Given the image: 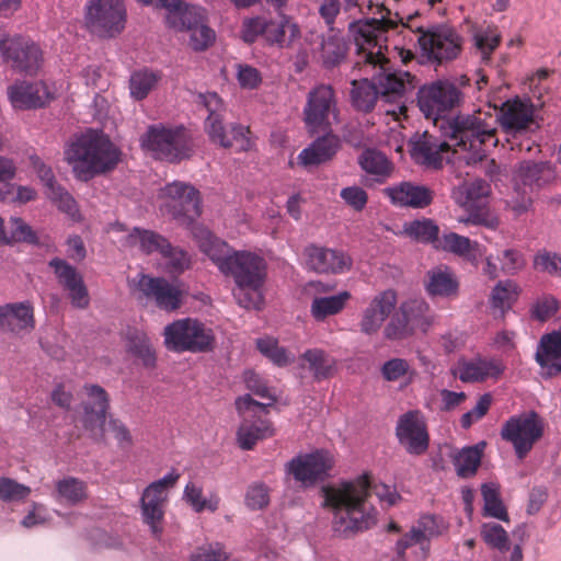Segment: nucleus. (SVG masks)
Segmentation results:
<instances>
[{
	"label": "nucleus",
	"mask_w": 561,
	"mask_h": 561,
	"mask_svg": "<svg viewBox=\"0 0 561 561\" xmlns=\"http://www.w3.org/2000/svg\"><path fill=\"white\" fill-rule=\"evenodd\" d=\"M183 500L192 507L195 513L205 511L216 512L219 507L220 499L216 493L204 496L203 488L194 482H188L183 491Z\"/></svg>",
	"instance_id": "3c124183"
},
{
	"label": "nucleus",
	"mask_w": 561,
	"mask_h": 561,
	"mask_svg": "<svg viewBox=\"0 0 561 561\" xmlns=\"http://www.w3.org/2000/svg\"><path fill=\"white\" fill-rule=\"evenodd\" d=\"M127 351L139 358L146 367H154L157 356L146 333L136 332L128 336Z\"/></svg>",
	"instance_id": "4d7b16f0"
},
{
	"label": "nucleus",
	"mask_w": 561,
	"mask_h": 561,
	"mask_svg": "<svg viewBox=\"0 0 561 561\" xmlns=\"http://www.w3.org/2000/svg\"><path fill=\"white\" fill-rule=\"evenodd\" d=\"M126 242L130 247L138 248L144 253L159 252L162 254L165 249L168 241L160 234L149 231L134 229L126 239Z\"/></svg>",
	"instance_id": "864d4df0"
},
{
	"label": "nucleus",
	"mask_w": 561,
	"mask_h": 561,
	"mask_svg": "<svg viewBox=\"0 0 561 561\" xmlns=\"http://www.w3.org/2000/svg\"><path fill=\"white\" fill-rule=\"evenodd\" d=\"M504 369V364L499 359L477 357L459 362L454 375L463 382H480L489 378L497 379Z\"/></svg>",
	"instance_id": "2f4dec72"
},
{
	"label": "nucleus",
	"mask_w": 561,
	"mask_h": 561,
	"mask_svg": "<svg viewBox=\"0 0 561 561\" xmlns=\"http://www.w3.org/2000/svg\"><path fill=\"white\" fill-rule=\"evenodd\" d=\"M54 497L62 505H80L89 497L88 484L77 477H62L55 481Z\"/></svg>",
	"instance_id": "4c0bfd02"
},
{
	"label": "nucleus",
	"mask_w": 561,
	"mask_h": 561,
	"mask_svg": "<svg viewBox=\"0 0 561 561\" xmlns=\"http://www.w3.org/2000/svg\"><path fill=\"white\" fill-rule=\"evenodd\" d=\"M495 119L505 133L519 134L534 124L535 106L529 100L511 99L502 104Z\"/></svg>",
	"instance_id": "b1692460"
},
{
	"label": "nucleus",
	"mask_w": 561,
	"mask_h": 561,
	"mask_svg": "<svg viewBox=\"0 0 561 561\" xmlns=\"http://www.w3.org/2000/svg\"><path fill=\"white\" fill-rule=\"evenodd\" d=\"M423 55L432 61L455 59L461 51L462 38L449 26H438L419 37Z\"/></svg>",
	"instance_id": "a211bd4d"
},
{
	"label": "nucleus",
	"mask_w": 561,
	"mask_h": 561,
	"mask_svg": "<svg viewBox=\"0 0 561 561\" xmlns=\"http://www.w3.org/2000/svg\"><path fill=\"white\" fill-rule=\"evenodd\" d=\"M163 344L174 353H204L211 351L215 335L210 328L194 318L178 319L165 325Z\"/></svg>",
	"instance_id": "423d86ee"
},
{
	"label": "nucleus",
	"mask_w": 561,
	"mask_h": 561,
	"mask_svg": "<svg viewBox=\"0 0 561 561\" xmlns=\"http://www.w3.org/2000/svg\"><path fill=\"white\" fill-rule=\"evenodd\" d=\"M520 294V287L512 279L500 280L490 295V306L502 314L510 310Z\"/></svg>",
	"instance_id": "8fccbe9b"
},
{
	"label": "nucleus",
	"mask_w": 561,
	"mask_h": 561,
	"mask_svg": "<svg viewBox=\"0 0 561 561\" xmlns=\"http://www.w3.org/2000/svg\"><path fill=\"white\" fill-rule=\"evenodd\" d=\"M267 265L261 255L251 251H236L229 263V275L234 280L232 289L237 304L245 309H260L263 304V287L267 275Z\"/></svg>",
	"instance_id": "20e7f679"
},
{
	"label": "nucleus",
	"mask_w": 561,
	"mask_h": 561,
	"mask_svg": "<svg viewBox=\"0 0 561 561\" xmlns=\"http://www.w3.org/2000/svg\"><path fill=\"white\" fill-rule=\"evenodd\" d=\"M383 194L393 205L401 207L424 208L433 201V192L411 182H401L383 190Z\"/></svg>",
	"instance_id": "c756f323"
},
{
	"label": "nucleus",
	"mask_w": 561,
	"mask_h": 561,
	"mask_svg": "<svg viewBox=\"0 0 561 561\" xmlns=\"http://www.w3.org/2000/svg\"><path fill=\"white\" fill-rule=\"evenodd\" d=\"M434 322V314L428 304L422 298L403 301L385 328V336L399 340L412 334L415 330L425 332Z\"/></svg>",
	"instance_id": "f8f14e48"
},
{
	"label": "nucleus",
	"mask_w": 561,
	"mask_h": 561,
	"mask_svg": "<svg viewBox=\"0 0 561 561\" xmlns=\"http://www.w3.org/2000/svg\"><path fill=\"white\" fill-rule=\"evenodd\" d=\"M335 465L334 455L327 449L301 453L285 466L288 476L304 488H311L325 480Z\"/></svg>",
	"instance_id": "4468645a"
},
{
	"label": "nucleus",
	"mask_w": 561,
	"mask_h": 561,
	"mask_svg": "<svg viewBox=\"0 0 561 561\" xmlns=\"http://www.w3.org/2000/svg\"><path fill=\"white\" fill-rule=\"evenodd\" d=\"M450 146L451 142L438 141L424 133L410 141V153L416 163L438 169L443 164V153L448 151Z\"/></svg>",
	"instance_id": "7c9ffc66"
},
{
	"label": "nucleus",
	"mask_w": 561,
	"mask_h": 561,
	"mask_svg": "<svg viewBox=\"0 0 561 561\" xmlns=\"http://www.w3.org/2000/svg\"><path fill=\"white\" fill-rule=\"evenodd\" d=\"M483 514L500 520L508 522V514L500 496V485L494 482L481 485Z\"/></svg>",
	"instance_id": "5fc2aeb1"
},
{
	"label": "nucleus",
	"mask_w": 561,
	"mask_h": 561,
	"mask_svg": "<svg viewBox=\"0 0 561 561\" xmlns=\"http://www.w3.org/2000/svg\"><path fill=\"white\" fill-rule=\"evenodd\" d=\"M160 80L161 75L158 71L148 68L134 71L129 77L130 96L136 101L146 99Z\"/></svg>",
	"instance_id": "09e8293b"
},
{
	"label": "nucleus",
	"mask_w": 561,
	"mask_h": 561,
	"mask_svg": "<svg viewBox=\"0 0 561 561\" xmlns=\"http://www.w3.org/2000/svg\"><path fill=\"white\" fill-rule=\"evenodd\" d=\"M366 77L352 80V102L353 105L364 112L370 111L376 101L379 100V92L376 89V83L373 75H365Z\"/></svg>",
	"instance_id": "49530a36"
},
{
	"label": "nucleus",
	"mask_w": 561,
	"mask_h": 561,
	"mask_svg": "<svg viewBox=\"0 0 561 561\" xmlns=\"http://www.w3.org/2000/svg\"><path fill=\"white\" fill-rule=\"evenodd\" d=\"M31 494V488L10 478H0V500L3 502L24 501Z\"/></svg>",
	"instance_id": "69168bd1"
},
{
	"label": "nucleus",
	"mask_w": 561,
	"mask_h": 561,
	"mask_svg": "<svg viewBox=\"0 0 561 561\" xmlns=\"http://www.w3.org/2000/svg\"><path fill=\"white\" fill-rule=\"evenodd\" d=\"M390 26L391 22L385 19H367L351 23L350 32L359 56L356 65L364 75H373L385 115L399 123L401 117H407L405 95L414 85L409 72L390 70L385 54Z\"/></svg>",
	"instance_id": "f257e3e1"
},
{
	"label": "nucleus",
	"mask_w": 561,
	"mask_h": 561,
	"mask_svg": "<svg viewBox=\"0 0 561 561\" xmlns=\"http://www.w3.org/2000/svg\"><path fill=\"white\" fill-rule=\"evenodd\" d=\"M397 294L392 289L383 290L373 297L363 310L359 329L366 335L376 334L397 306Z\"/></svg>",
	"instance_id": "393cba45"
},
{
	"label": "nucleus",
	"mask_w": 561,
	"mask_h": 561,
	"mask_svg": "<svg viewBox=\"0 0 561 561\" xmlns=\"http://www.w3.org/2000/svg\"><path fill=\"white\" fill-rule=\"evenodd\" d=\"M167 260V270L172 274H181L191 266V256L180 248H173L168 242L161 254Z\"/></svg>",
	"instance_id": "0e129e2a"
},
{
	"label": "nucleus",
	"mask_w": 561,
	"mask_h": 561,
	"mask_svg": "<svg viewBox=\"0 0 561 561\" xmlns=\"http://www.w3.org/2000/svg\"><path fill=\"white\" fill-rule=\"evenodd\" d=\"M435 247L461 256L473 265L478 264L480 244L477 241H471L467 237L460 236L456 232L444 233L442 238L438 239Z\"/></svg>",
	"instance_id": "a19ab883"
},
{
	"label": "nucleus",
	"mask_w": 561,
	"mask_h": 561,
	"mask_svg": "<svg viewBox=\"0 0 561 561\" xmlns=\"http://www.w3.org/2000/svg\"><path fill=\"white\" fill-rule=\"evenodd\" d=\"M301 359L306 362L307 368L317 381L333 377L337 370L336 359L321 348L307 350Z\"/></svg>",
	"instance_id": "a18cd8bd"
},
{
	"label": "nucleus",
	"mask_w": 561,
	"mask_h": 561,
	"mask_svg": "<svg viewBox=\"0 0 561 561\" xmlns=\"http://www.w3.org/2000/svg\"><path fill=\"white\" fill-rule=\"evenodd\" d=\"M470 32L474 54L482 61H490L491 55L499 47L502 38L497 27L493 24L472 25Z\"/></svg>",
	"instance_id": "58836bf2"
},
{
	"label": "nucleus",
	"mask_w": 561,
	"mask_h": 561,
	"mask_svg": "<svg viewBox=\"0 0 561 561\" xmlns=\"http://www.w3.org/2000/svg\"><path fill=\"white\" fill-rule=\"evenodd\" d=\"M403 232L410 237L411 239L424 242V243H435L438 242V226L432 220L427 218L415 219L409 222H405L403 226Z\"/></svg>",
	"instance_id": "6e6d98bb"
},
{
	"label": "nucleus",
	"mask_w": 561,
	"mask_h": 561,
	"mask_svg": "<svg viewBox=\"0 0 561 561\" xmlns=\"http://www.w3.org/2000/svg\"><path fill=\"white\" fill-rule=\"evenodd\" d=\"M534 267L550 276L561 277V255L545 249L540 250L534 256Z\"/></svg>",
	"instance_id": "680f3d73"
},
{
	"label": "nucleus",
	"mask_w": 561,
	"mask_h": 561,
	"mask_svg": "<svg viewBox=\"0 0 561 561\" xmlns=\"http://www.w3.org/2000/svg\"><path fill=\"white\" fill-rule=\"evenodd\" d=\"M399 444L410 455H423L430 444V435L424 416L420 411L413 410L402 414L396 426Z\"/></svg>",
	"instance_id": "412c9836"
},
{
	"label": "nucleus",
	"mask_w": 561,
	"mask_h": 561,
	"mask_svg": "<svg viewBox=\"0 0 561 561\" xmlns=\"http://www.w3.org/2000/svg\"><path fill=\"white\" fill-rule=\"evenodd\" d=\"M526 265L527 260L524 253L517 248L507 247L499 250L495 255L485 256L482 273L489 279H495L500 274L517 275Z\"/></svg>",
	"instance_id": "a878e982"
},
{
	"label": "nucleus",
	"mask_w": 561,
	"mask_h": 561,
	"mask_svg": "<svg viewBox=\"0 0 561 561\" xmlns=\"http://www.w3.org/2000/svg\"><path fill=\"white\" fill-rule=\"evenodd\" d=\"M369 489L367 474L324 489V504L333 510L336 536L347 538L376 524V512L367 503Z\"/></svg>",
	"instance_id": "f03ea898"
},
{
	"label": "nucleus",
	"mask_w": 561,
	"mask_h": 561,
	"mask_svg": "<svg viewBox=\"0 0 561 561\" xmlns=\"http://www.w3.org/2000/svg\"><path fill=\"white\" fill-rule=\"evenodd\" d=\"M121 158L118 148L103 134L88 131L65 150V159L76 178L89 181L113 170Z\"/></svg>",
	"instance_id": "7ed1b4c3"
},
{
	"label": "nucleus",
	"mask_w": 561,
	"mask_h": 561,
	"mask_svg": "<svg viewBox=\"0 0 561 561\" xmlns=\"http://www.w3.org/2000/svg\"><path fill=\"white\" fill-rule=\"evenodd\" d=\"M193 236L199 250L211 260L222 274L226 270H229L232 254L236 253L234 250L204 227H195Z\"/></svg>",
	"instance_id": "473e14b6"
},
{
	"label": "nucleus",
	"mask_w": 561,
	"mask_h": 561,
	"mask_svg": "<svg viewBox=\"0 0 561 561\" xmlns=\"http://www.w3.org/2000/svg\"><path fill=\"white\" fill-rule=\"evenodd\" d=\"M265 27L266 42L279 47L289 46L300 37L298 25L290 18L283 14L278 20H267Z\"/></svg>",
	"instance_id": "79ce46f5"
},
{
	"label": "nucleus",
	"mask_w": 561,
	"mask_h": 561,
	"mask_svg": "<svg viewBox=\"0 0 561 561\" xmlns=\"http://www.w3.org/2000/svg\"><path fill=\"white\" fill-rule=\"evenodd\" d=\"M340 145L337 136L327 134L316 139L298 154V163L304 168H309L327 162L337 152Z\"/></svg>",
	"instance_id": "72a5a7b5"
},
{
	"label": "nucleus",
	"mask_w": 561,
	"mask_h": 561,
	"mask_svg": "<svg viewBox=\"0 0 561 561\" xmlns=\"http://www.w3.org/2000/svg\"><path fill=\"white\" fill-rule=\"evenodd\" d=\"M458 192L460 196L457 197V203L465 209H471L476 205L484 204L491 193V187L483 180H474L471 183L459 186Z\"/></svg>",
	"instance_id": "603ef678"
},
{
	"label": "nucleus",
	"mask_w": 561,
	"mask_h": 561,
	"mask_svg": "<svg viewBox=\"0 0 561 561\" xmlns=\"http://www.w3.org/2000/svg\"><path fill=\"white\" fill-rule=\"evenodd\" d=\"M160 211L181 225L192 224L202 213L199 192L191 184L174 181L158 193Z\"/></svg>",
	"instance_id": "6e6552de"
},
{
	"label": "nucleus",
	"mask_w": 561,
	"mask_h": 561,
	"mask_svg": "<svg viewBox=\"0 0 561 561\" xmlns=\"http://www.w3.org/2000/svg\"><path fill=\"white\" fill-rule=\"evenodd\" d=\"M49 265L54 268V272L58 278V282L62 285L66 290L77 286V283L83 280L82 276L78 273L76 267L68 264L66 261L60 259H53Z\"/></svg>",
	"instance_id": "e2e57ef3"
},
{
	"label": "nucleus",
	"mask_w": 561,
	"mask_h": 561,
	"mask_svg": "<svg viewBox=\"0 0 561 561\" xmlns=\"http://www.w3.org/2000/svg\"><path fill=\"white\" fill-rule=\"evenodd\" d=\"M462 93L449 80L424 84L417 92V105L426 118L437 121L461 103Z\"/></svg>",
	"instance_id": "dca6fc26"
},
{
	"label": "nucleus",
	"mask_w": 561,
	"mask_h": 561,
	"mask_svg": "<svg viewBox=\"0 0 561 561\" xmlns=\"http://www.w3.org/2000/svg\"><path fill=\"white\" fill-rule=\"evenodd\" d=\"M545 424L535 412L528 411L511 416L501 428V437L512 444L515 455L523 460L542 437Z\"/></svg>",
	"instance_id": "1a4fd4ad"
},
{
	"label": "nucleus",
	"mask_w": 561,
	"mask_h": 561,
	"mask_svg": "<svg viewBox=\"0 0 561 561\" xmlns=\"http://www.w3.org/2000/svg\"><path fill=\"white\" fill-rule=\"evenodd\" d=\"M256 347L262 355L267 357L273 364L284 367L294 362L295 356L287 350L278 345V341L271 336H264L256 340Z\"/></svg>",
	"instance_id": "13d9d810"
},
{
	"label": "nucleus",
	"mask_w": 561,
	"mask_h": 561,
	"mask_svg": "<svg viewBox=\"0 0 561 561\" xmlns=\"http://www.w3.org/2000/svg\"><path fill=\"white\" fill-rule=\"evenodd\" d=\"M140 142L156 159L173 162L188 157V148L181 129L165 128L162 125L150 126Z\"/></svg>",
	"instance_id": "f3484780"
},
{
	"label": "nucleus",
	"mask_w": 561,
	"mask_h": 561,
	"mask_svg": "<svg viewBox=\"0 0 561 561\" xmlns=\"http://www.w3.org/2000/svg\"><path fill=\"white\" fill-rule=\"evenodd\" d=\"M201 98L208 111V116L205 121V131L210 141L222 148L237 146L240 151L249 150L251 148L249 128L243 125L233 124L227 129L224 124V104L221 99L216 93H206L201 95Z\"/></svg>",
	"instance_id": "0eeeda50"
},
{
	"label": "nucleus",
	"mask_w": 561,
	"mask_h": 561,
	"mask_svg": "<svg viewBox=\"0 0 561 561\" xmlns=\"http://www.w3.org/2000/svg\"><path fill=\"white\" fill-rule=\"evenodd\" d=\"M346 44L342 36L331 34L322 39L321 58L327 66H334L344 59Z\"/></svg>",
	"instance_id": "bf43d9fd"
},
{
	"label": "nucleus",
	"mask_w": 561,
	"mask_h": 561,
	"mask_svg": "<svg viewBox=\"0 0 561 561\" xmlns=\"http://www.w3.org/2000/svg\"><path fill=\"white\" fill-rule=\"evenodd\" d=\"M304 255L308 268L319 274H343L353 264L351 256L344 251L317 244L306 247Z\"/></svg>",
	"instance_id": "5701e85b"
},
{
	"label": "nucleus",
	"mask_w": 561,
	"mask_h": 561,
	"mask_svg": "<svg viewBox=\"0 0 561 561\" xmlns=\"http://www.w3.org/2000/svg\"><path fill=\"white\" fill-rule=\"evenodd\" d=\"M536 360L548 376L561 374V330L541 337Z\"/></svg>",
	"instance_id": "f704fd0d"
},
{
	"label": "nucleus",
	"mask_w": 561,
	"mask_h": 561,
	"mask_svg": "<svg viewBox=\"0 0 561 561\" xmlns=\"http://www.w3.org/2000/svg\"><path fill=\"white\" fill-rule=\"evenodd\" d=\"M304 113L310 133L325 130L330 125V115L336 119V104L332 88L322 84L313 89L309 93Z\"/></svg>",
	"instance_id": "4be33fe9"
},
{
	"label": "nucleus",
	"mask_w": 561,
	"mask_h": 561,
	"mask_svg": "<svg viewBox=\"0 0 561 561\" xmlns=\"http://www.w3.org/2000/svg\"><path fill=\"white\" fill-rule=\"evenodd\" d=\"M181 20L183 25H173L172 28L188 32V45L194 50H205L214 43L215 32L206 25L203 8L193 5L191 9H186V14Z\"/></svg>",
	"instance_id": "bb28decb"
},
{
	"label": "nucleus",
	"mask_w": 561,
	"mask_h": 561,
	"mask_svg": "<svg viewBox=\"0 0 561 561\" xmlns=\"http://www.w3.org/2000/svg\"><path fill=\"white\" fill-rule=\"evenodd\" d=\"M553 178L551 167L547 162L523 161L514 172V183L516 190L519 186L533 191L534 187H540Z\"/></svg>",
	"instance_id": "c9c22d12"
},
{
	"label": "nucleus",
	"mask_w": 561,
	"mask_h": 561,
	"mask_svg": "<svg viewBox=\"0 0 561 561\" xmlns=\"http://www.w3.org/2000/svg\"><path fill=\"white\" fill-rule=\"evenodd\" d=\"M47 197L57 206L59 210L67 214L71 218H76L78 215L77 203L73 197L59 185L53 186L46 191Z\"/></svg>",
	"instance_id": "338daca9"
},
{
	"label": "nucleus",
	"mask_w": 561,
	"mask_h": 561,
	"mask_svg": "<svg viewBox=\"0 0 561 561\" xmlns=\"http://www.w3.org/2000/svg\"><path fill=\"white\" fill-rule=\"evenodd\" d=\"M8 98L16 110H32L44 107L55 100L59 90L55 83L46 81L27 82L16 81L8 88Z\"/></svg>",
	"instance_id": "6ab92c4d"
},
{
	"label": "nucleus",
	"mask_w": 561,
	"mask_h": 561,
	"mask_svg": "<svg viewBox=\"0 0 561 561\" xmlns=\"http://www.w3.org/2000/svg\"><path fill=\"white\" fill-rule=\"evenodd\" d=\"M130 286L138 300L153 301L164 311H175L182 305L183 289L178 280L169 282L163 277L139 274L130 282Z\"/></svg>",
	"instance_id": "ddd939ff"
},
{
	"label": "nucleus",
	"mask_w": 561,
	"mask_h": 561,
	"mask_svg": "<svg viewBox=\"0 0 561 561\" xmlns=\"http://www.w3.org/2000/svg\"><path fill=\"white\" fill-rule=\"evenodd\" d=\"M357 161L360 169L376 183H383L393 171L391 161L375 149L364 150Z\"/></svg>",
	"instance_id": "ea45409f"
},
{
	"label": "nucleus",
	"mask_w": 561,
	"mask_h": 561,
	"mask_svg": "<svg viewBox=\"0 0 561 561\" xmlns=\"http://www.w3.org/2000/svg\"><path fill=\"white\" fill-rule=\"evenodd\" d=\"M34 327V307L30 301L0 306V330L20 334L32 331Z\"/></svg>",
	"instance_id": "c85d7f7f"
},
{
	"label": "nucleus",
	"mask_w": 561,
	"mask_h": 561,
	"mask_svg": "<svg viewBox=\"0 0 561 561\" xmlns=\"http://www.w3.org/2000/svg\"><path fill=\"white\" fill-rule=\"evenodd\" d=\"M348 291H341L337 295L314 297L310 305V314L316 321H324L328 317L341 312L350 300Z\"/></svg>",
	"instance_id": "de8ad7c7"
},
{
	"label": "nucleus",
	"mask_w": 561,
	"mask_h": 561,
	"mask_svg": "<svg viewBox=\"0 0 561 561\" xmlns=\"http://www.w3.org/2000/svg\"><path fill=\"white\" fill-rule=\"evenodd\" d=\"M79 421L88 435L98 443H105V424L111 400L107 391L96 383L82 387Z\"/></svg>",
	"instance_id": "9d476101"
},
{
	"label": "nucleus",
	"mask_w": 561,
	"mask_h": 561,
	"mask_svg": "<svg viewBox=\"0 0 561 561\" xmlns=\"http://www.w3.org/2000/svg\"><path fill=\"white\" fill-rule=\"evenodd\" d=\"M241 415L243 421L237 432V442L240 448L250 450L259 440L274 435V428L270 421L262 419L251 421L249 420V416H253L251 412Z\"/></svg>",
	"instance_id": "e433bc0d"
},
{
	"label": "nucleus",
	"mask_w": 561,
	"mask_h": 561,
	"mask_svg": "<svg viewBox=\"0 0 561 561\" xmlns=\"http://www.w3.org/2000/svg\"><path fill=\"white\" fill-rule=\"evenodd\" d=\"M485 447L484 442H480L474 446L463 447L455 450L451 455V461L456 473L460 478H470L476 474Z\"/></svg>",
	"instance_id": "c03bdc74"
},
{
	"label": "nucleus",
	"mask_w": 561,
	"mask_h": 561,
	"mask_svg": "<svg viewBox=\"0 0 561 561\" xmlns=\"http://www.w3.org/2000/svg\"><path fill=\"white\" fill-rule=\"evenodd\" d=\"M243 379L247 389L262 399H267L268 402H257L250 394L241 396L236 400V409L238 413L245 414L251 412L254 417L257 412H266V408L272 405L276 400L266 382L253 370L244 371Z\"/></svg>",
	"instance_id": "cd10ccee"
},
{
	"label": "nucleus",
	"mask_w": 561,
	"mask_h": 561,
	"mask_svg": "<svg viewBox=\"0 0 561 561\" xmlns=\"http://www.w3.org/2000/svg\"><path fill=\"white\" fill-rule=\"evenodd\" d=\"M458 287L456 276L447 266H437L427 272L425 289L430 296H456Z\"/></svg>",
	"instance_id": "37998d69"
},
{
	"label": "nucleus",
	"mask_w": 561,
	"mask_h": 561,
	"mask_svg": "<svg viewBox=\"0 0 561 561\" xmlns=\"http://www.w3.org/2000/svg\"><path fill=\"white\" fill-rule=\"evenodd\" d=\"M179 479L180 473L175 469H171L161 479L148 484L142 491L140 497L141 517L154 537L162 534V522L169 490L174 488Z\"/></svg>",
	"instance_id": "9b49d317"
},
{
	"label": "nucleus",
	"mask_w": 561,
	"mask_h": 561,
	"mask_svg": "<svg viewBox=\"0 0 561 561\" xmlns=\"http://www.w3.org/2000/svg\"><path fill=\"white\" fill-rule=\"evenodd\" d=\"M126 10L122 0H90L85 7L87 27L100 37H114L125 27Z\"/></svg>",
	"instance_id": "2eb2a0df"
},
{
	"label": "nucleus",
	"mask_w": 561,
	"mask_h": 561,
	"mask_svg": "<svg viewBox=\"0 0 561 561\" xmlns=\"http://www.w3.org/2000/svg\"><path fill=\"white\" fill-rule=\"evenodd\" d=\"M466 210L468 211V216L459 218V222L484 226L491 230H495L499 227L500 220L497 216L491 213L484 204L476 205L474 208Z\"/></svg>",
	"instance_id": "052dcab7"
},
{
	"label": "nucleus",
	"mask_w": 561,
	"mask_h": 561,
	"mask_svg": "<svg viewBox=\"0 0 561 561\" xmlns=\"http://www.w3.org/2000/svg\"><path fill=\"white\" fill-rule=\"evenodd\" d=\"M4 60L11 64L14 71L35 76L43 66V51L33 41L21 36L10 37L4 46Z\"/></svg>",
	"instance_id": "aec40b11"
},
{
	"label": "nucleus",
	"mask_w": 561,
	"mask_h": 561,
	"mask_svg": "<svg viewBox=\"0 0 561 561\" xmlns=\"http://www.w3.org/2000/svg\"><path fill=\"white\" fill-rule=\"evenodd\" d=\"M449 140L455 147L477 150L490 142L496 146V119L492 110H478L471 114H459L449 124Z\"/></svg>",
	"instance_id": "39448f33"
},
{
	"label": "nucleus",
	"mask_w": 561,
	"mask_h": 561,
	"mask_svg": "<svg viewBox=\"0 0 561 561\" xmlns=\"http://www.w3.org/2000/svg\"><path fill=\"white\" fill-rule=\"evenodd\" d=\"M481 536L483 540L491 547L496 548L501 552L508 549V536L504 528L495 523H486L482 525Z\"/></svg>",
	"instance_id": "774afa93"
}]
</instances>
